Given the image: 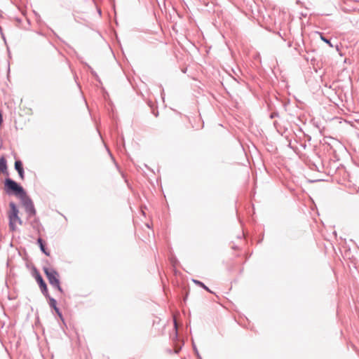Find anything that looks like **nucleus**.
I'll return each instance as SVG.
<instances>
[{
    "label": "nucleus",
    "instance_id": "obj_8",
    "mask_svg": "<svg viewBox=\"0 0 359 359\" xmlns=\"http://www.w3.org/2000/svg\"><path fill=\"white\" fill-rule=\"evenodd\" d=\"M0 172L7 173V163L4 157L0 158Z\"/></svg>",
    "mask_w": 359,
    "mask_h": 359
},
{
    "label": "nucleus",
    "instance_id": "obj_5",
    "mask_svg": "<svg viewBox=\"0 0 359 359\" xmlns=\"http://www.w3.org/2000/svg\"><path fill=\"white\" fill-rule=\"evenodd\" d=\"M34 278H35L36 282L39 285V287H40V288L41 290V292L44 294H47V293H48L47 286H46V283L43 280L41 276L40 275V273L36 270H34Z\"/></svg>",
    "mask_w": 359,
    "mask_h": 359
},
{
    "label": "nucleus",
    "instance_id": "obj_2",
    "mask_svg": "<svg viewBox=\"0 0 359 359\" xmlns=\"http://www.w3.org/2000/svg\"><path fill=\"white\" fill-rule=\"evenodd\" d=\"M44 273H46L49 283L56 287L60 292H62V290L60 285L59 274L53 269L44 268Z\"/></svg>",
    "mask_w": 359,
    "mask_h": 359
},
{
    "label": "nucleus",
    "instance_id": "obj_12",
    "mask_svg": "<svg viewBox=\"0 0 359 359\" xmlns=\"http://www.w3.org/2000/svg\"><path fill=\"white\" fill-rule=\"evenodd\" d=\"M192 345H193V349L194 351V353L196 355L198 359H202L201 355L199 354V352L196 348V346L195 344V343L194 342V341H192Z\"/></svg>",
    "mask_w": 359,
    "mask_h": 359
},
{
    "label": "nucleus",
    "instance_id": "obj_15",
    "mask_svg": "<svg viewBox=\"0 0 359 359\" xmlns=\"http://www.w3.org/2000/svg\"><path fill=\"white\" fill-rule=\"evenodd\" d=\"M174 324H175V330H177V323H176V321L174 322ZM175 335L177 336V332H175Z\"/></svg>",
    "mask_w": 359,
    "mask_h": 359
},
{
    "label": "nucleus",
    "instance_id": "obj_18",
    "mask_svg": "<svg viewBox=\"0 0 359 359\" xmlns=\"http://www.w3.org/2000/svg\"><path fill=\"white\" fill-rule=\"evenodd\" d=\"M180 348H177V349L175 350V352L176 353H179V351H180Z\"/></svg>",
    "mask_w": 359,
    "mask_h": 359
},
{
    "label": "nucleus",
    "instance_id": "obj_11",
    "mask_svg": "<svg viewBox=\"0 0 359 359\" xmlns=\"http://www.w3.org/2000/svg\"><path fill=\"white\" fill-rule=\"evenodd\" d=\"M56 304H57V302L54 299L52 298L50 299V305L55 310V311L58 314H60L59 309L57 308Z\"/></svg>",
    "mask_w": 359,
    "mask_h": 359
},
{
    "label": "nucleus",
    "instance_id": "obj_17",
    "mask_svg": "<svg viewBox=\"0 0 359 359\" xmlns=\"http://www.w3.org/2000/svg\"><path fill=\"white\" fill-rule=\"evenodd\" d=\"M145 225H146V226H147V228H149V229L150 228V224H149V222H147V223L145 224Z\"/></svg>",
    "mask_w": 359,
    "mask_h": 359
},
{
    "label": "nucleus",
    "instance_id": "obj_1",
    "mask_svg": "<svg viewBox=\"0 0 359 359\" xmlns=\"http://www.w3.org/2000/svg\"><path fill=\"white\" fill-rule=\"evenodd\" d=\"M9 210L8 211V217L9 219V229L12 231H15L20 226L22 225V220L19 217V210L13 203H9Z\"/></svg>",
    "mask_w": 359,
    "mask_h": 359
},
{
    "label": "nucleus",
    "instance_id": "obj_4",
    "mask_svg": "<svg viewBox=\"0 0 359 359\" xmlns=\"http://www.w3.org/2000/svg\"><path fill=\"white\" fill-rule=\"evenodd\" d=\"M20 198L27 212L30 216L34 215L35 209L32 201L26 196V194L23 195L22 197H20Z\"/></svg>",
    "mask_w": 359,
    "mask_h": 359
},
{
    "label": "nucleus",
    "instance_id": "obj_19",
    "mask_svg": "<svg viewBox=\"0 0 359 359\" xmlns=\"http://www.w3.org/2000/svg\"><path fill=\"white\" fill-rule=\"evenodd\" d=\"M1 146H2V144H1V142H0V149L1 148Z\"/></svg>",
    "mask_w": 359,
    "mask_h": 359
},
{
    "label": "nucleus",
    "instance_id": "obj_9",
    "mask_svg": "<svg viewBox=\"0 0 359 359\" xmlns=\"http://www.w3.org/2000/svg\"><path fill=\"white\" fill-rule=\"evenodd\" d=\"M39 246H40V248L41 250V251L47 256H50V252L48 251L46 248H45V246H44V244H43V240L41 238H39L38 241H37Z\"/></svg>",
    "mask_w": 359,
    "mask_h": 359
},
{
    "label": "nucleus",
    "instance_id": "obj_14",
    "mask_svg": "<svg viewBox=\"0 0 359 359\" xmlns=\"http://www.w3.org/2000/svg\"><path fill=\"white\" fill-rule=\"evenodd\" d=\"M278 116V114L277 112H273L270 114V118H274L275 117H277Z\"/></svg>",
    "mask_w": 359,
    "mask_h": 359
},
{
    "label": "nucleus",
    "instance_id": "obj_3",
    "mask_svg": "<svg viewBox=\"0 0 359 359\" xmlns=\"http://www.w3.org/2000/svg\"><path fill=\"white\" fill-rule=\"evenodd\" d=\"M5 186L8 190L13 191L15 195L19 196L20 197H22L25 194L23 189L11 179L6 180Z\"/></svg>",
    "mask_w": 359,
    "mask_h": 359
},
{
    "label": "nucleus",
    "instance_id": "obj_13",
    "mask_svg": "<svg viewBox=\"0 0 359 359\" xmlns=\"http://www.w3.org/2000/svg\"><path fill=\"white\" fill-rule=\"evenodd\" d=\"M320 39H322V41L327 43L330 47H333V45L332 44L330 39L325 38L322 34H320Z\"/></svg>",
    "mask_w": 359,
    "mask_h": 359
},
{
    "label": "nucleus",
    "instance_id": "obj_16",
    "mask_svg": "<svg viewBox=\"0 0 359 359\" xmlns=\"http://www.w3.org/2000/svg\"><path fill=\"white\" fill-rule=\"evenodd\" d=\"M140 212L142 213V215L143 216H145V212H144V210H143L142 209H141V210H140Z\"/></svg>",
    "mask_w": 359,
    "mask_h": 359
},
{
    "label": "nucleus",
    "instance_id": "obj_10",
    "mask_svg": "<svg viewBox=\"0 0 359 359\" xmlns=\"http://www.w3.org/2000/svg\"><path fill=\"white\" fill-rule=\"evenodd\" d=\"M192 281L197 285L203 287L204 290L211 292L210 290L201 281L196 279H193Z\"/></svg>",
    "mask_w": 359,
    "mask_h": 359
},
{
    "label": "nucleus",
    "instance_id": "obj_6",
    "mask_svg": "<svg viewBox=\"0 0 359 359\" xmlns=\"http://www.w3.org/2000/svg\"><path fill=\"white\" fill-rule=\"evenodd\" d=\"M19 107H20V109L22 111L23 114H25V115L32 114V109L30 107H27L26 103L24 102L22 100H21Z\"/></svg>",
    "mask_w": 359,
    "mask_h": 359
},
{
    "label": "nucleus",
    "instance_id": "obj_7",
    "mask_svg": "<svg viewBox=\"0 0 359 359\" xmlns=\"http://www.w3.org/2000/svg\"><path fill=\"white\" fill-rule=\"evenodd\" d=\"M15 168L18 171L20 178L22 180H23L24 179V171H23V168H22V163L20 161H16L15 162Z\"/></svg>",
    "mask_w": 359,
    "mask_h": 359
}]
</instances>
